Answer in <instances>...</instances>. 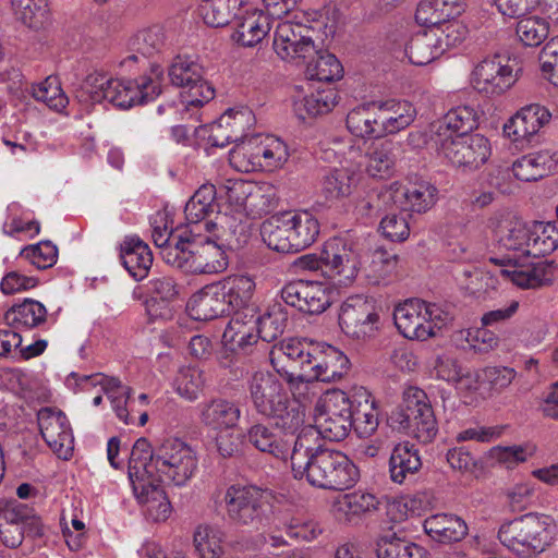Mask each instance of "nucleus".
I'll use <instances>...</instances> for the list:
<instances>
[{"mask_svg": "<svg viewBox=\"0 0 558 558\" xmlns=\"http://www.w3.org/2000/svg\"><path fill=\"white\" fill-rule=\"evenodd\" d=\"M549 518L527 513L501 524L498 539L521 558H531L543 553L550 544Z\"/></svg>", "mask_w": 558, "mask_h": 558, "instance_id": "obj_4", "label": "nucleus"}, {"mask_svg": "<svg viewBox=\"0 0 558 558\" xmlns=\"http://www.w3.org/2000/svg\"><path fill=\"white\" fill-rule=\"evenodd\" d=\"M15 17L31 29L39 31L49 23L50 12L47 0L23 2L21 8H12Z\"/></svg>", "mask_w": 558, "mask_h": 558, "instance_id": "obj_51", "label": "nucleus"}, {"mask_svg": "<svg viewBox=\"0 0 558 558\" xmlns=\"http://www.w3.org/2000/svg\"><path fill=\"white\" fill-rule=\"evenodd\" d=\"M40 434L48 447L61 459L68 460L74 449V438L65 414L52 409L38 412Z\"/></svg>", "mask_w": 558, "mask_h": 558, "instance_id": "obj_20", "label": "nucleus"}, {"mask_svg": "<svg viewBox=\"0 0 558 558\" xmlns=\"http://www.w3.org/2000/svg\"><path fill=\"white\" fill-rule=\"evenodd\" d=\"M557 167L558 154L542 150L522 156L513 162L512 169L517 179L531 182L548 175Z\"/></svg>", "mask_w": 558, "mask_h": 558, "instance_id": "obj_35", "label": "nucleus"}, {"mask_svg": "<svg viewBox=\"0 0 558 558\" xmlns=\"http://www.w3.org/2000/svg\"><path fill=\"white\" fill-rule=\"evenodd\" d=\"M359 477L357 466L347 454L327 449L318 453L305 472L300 473L296 478H305L308 484L318 488L344 490L351 488Z\"/></svg>", "mask_w": 558, "mask_h": 558, "instance_id": "obj_6", "label": "nucleus"}, {"mask_svg": "<svg viewBox=\"0 0 558 558\" xmlns=\"http://www.w3.org/2000/svg\"><path fill=\"white\" fill-rule=\"evenodd\" d=\"M353 412V426L356 433L362 437L372 436L377 430L379 424L374 401L369 402L368 397L365 398L364 403L356 400Z\"/></svg>", "mask_w": 558, "mask_h": 558, "instance_id": "obj_60", "label": "nucleus"}, {"mask_svg": "<svg viewBox=\"0 0 558 558\" xmlns=\"http://www.w3.org/2000/svg\"><path fill=\"white\" fill-rule=\"evenodd\" d=\"M437 189L428 182H418L396 192V203H401L402 210L425 213L436 201Z\"/></svg>", "mask_w": 558, "mask_h": 558, "instance_id": "obj_45", "label": "nucleus"}, {"mask_svg": "<svg viewBox=\"0 0 558 558\" xmlns=\"http://www.w3.org/2000/svg\"><path fill=\"white\" fill-rule=\"evenodd\" d=\"M320 191L328 201L347 197L352 193V175L348 170L333 169L323 177Z\"/></svg>", "mask_w": 558, "mask_h": 558, "instance_id": "obj_55", "label": "nucleus"}, {"mask_svg": "<svg viewBox=\"0 0 558 558\" xmlns=\"http://www.w3.org/2000/svg\"><path fill=\"white\" fill-rule=\"evenodd\" d=\"M257 318L259 338L266 342L275 341L284 332L288 325V315L280 305H274L264 315L257 313Z\"/></svg>", "mask_w": 558, "mask_h": 558, "instance_id": "obj_56", "label": "nucleus"}, {"mask_svg": "<svg viewBox=\"0 0 558 558\" xmlns=\"http://www.w3.org/2000/svg\"><path fill=\"white\" fill-rule=\"evenodd\" d=\"M388 424L423 444L430 442L437 435V421L426 393L418 388L405 392L402 402L391 411Z\"/></svg>", "mask_w": 558, "mask_h": 558, "instance_id": "obj_5", "label": "nucleus"}, {"mask_svg": "<svg viewBox=\"0 0 558 558\" xmlns=\"http://www.w3.org/2000/svg\"><path fill=\"white\" fill-rule=\"evenodd\" d=\"M501 246L508 251H521L525 256H544L558 247V239H541L523 220L511 217L502 219L496 230Z\"/></svg>", "mask_w": 558, "mask_h": 558, "instance_id": "obj_10", "label": "nucleus"}, {"mask_svg": "<svg viewBox=\"0 0 558 558\" xmlns=\"http://www.w3.org/2000/svg\"><path fill=\"white\" fill-rule=\"evenodd\" d=\"M281 299L291 307L308 315H318L331 305L330 292L320 282L295 280L281 289Z\"/></svg>", "mask_w": 558, "mask_h": 558, "instance_id": "obj_19", "label": "nucleus"}, {"mask_svg": "<svg viewBox=\"0 0 558 558\" xmlns=\"http://www.w3.org/2000/svg\"><path fill=\"white\" fill-rule=\"evenodd\" d=\"M355 397L343 391H335L324 404V411L316 416V427L322 437L330 441H341L348 437L353 427V407Z\"/></svg>", "mask_w": 558, "mask_h": 558, "instance_id": "obj_13", "label": "nucleus"}, {"mask_svg": "<svg viewBox=\"0 0 558 558\" xmlns=\"http://www.w3.org/2000/svg\"><path fill=\"white\" fill-rule=\"evenodd\" d=\"M244 4V0H201L198 14L206 25L223 27L238 17Z\"/></svg>", "mask_w": 558, "mask_h": 558, "instance_id": "obj_42", "label": "nucleus"}, {"mask_svg": "<svg viewBox=\"0 0 558 558\" xmlns=\"http://www.w3.org/2000/svg\"><path fill=\"white\" fill-rule=\"evenodd\" d=\"M549 25L541 17L531 16L518 22L515 33L519 39L529 47L541 45L548 36Z\"/></svg>", "mask_w": 558, "mask_h": 558, "instance_id": "obj_58", "label": "nucleus"}, {"mask_svg": "<svg viewBox=\"0 0 558 558\" xmlns=\"http://www.w3.org/2000/svg\"><path fill=\"white\" fill-rule=\"evenodd\" d=\"M288 158L287 145L272 135H252L229 151L230 163L244 171H248L250 167L272 171L280 168Z\"/></svg>", "mask_w": 558, "mask_h": 558, "instance_id": "obj_7", "label": "nucleus"}, {"mask_svg": "<svg viewBox=\"0 0 558 558\" xmlns=\"http://www.w3.org/2000/svg\"><path fill=\"white\" fill-rule=\"evenodd\" d=\"M120 259L123 267L136 280L148 276L153 265V253L149 246L137 235L125 236L120 244Z\"/></svg>", "mask_w": 558, "mask_h": 558, "instance_id": "obj_29", "label": "nucleus"}, {"mask_svg": "<svg viewBox=\"0 0 558 558\" xmlns=\"http://www.w3.org/2000/svg\"><path fill=\"white\" fill-rule=\"evenodd\" d=\"M538 60L544 76L558 87V37L551 38L543 47Z\"/></svg>", "mask_w": 558, "mask_h": 558, "instance_id": "obj_64", "label": "nucleus"}, {"mask_svg": "<svg viewBox=\"0 0 558 558\" xmlns=\"http://www.w3.org/2000/svg\"><path fill=\"white\" fill-rule=\"evenodd\" d=\"M379 314L375 301L363 295L349 296L341 305L339 326L353 339L372 337L378 329Z\"/></svg>", "mask_w": 558, "mask_h": 558, "instance_id": "obj_15", "label": "nucleus"}, {"mask_svg": "<svg viewBox=\"0 0 558 558\" xmlns=\"http://www.w3.org/2000/svg\"><path fill=\"white\" fill-rule=\"evenodd\" d=\"M345 125L356 137L377 140L383 136L374 101L352 109L347 116Z\"/></svg>", "mask_w": 558, "mask_h": 558, "instance_id": "obj_38", "label": "nucleus"}, {"mask_svg": "<svg viewBox=\"0 0 558 558\" xmlns=\"http://www.w3.org/2000/svg\"><path fill=\"white\" fill-rule=\"evenodd\" d=\"M422 466L418 450L409 441L399 442L389 459L390 478L402 484L408 475L415 474Z\"/></svg>", "mask_w": 558, "mask_h": 558, "instance_id": "obj_39", "label": "nucleus"}, {"mask_svg": "<svg viewBox=\"0 0 558 558\" xmlns=\"http://www.w3.org/2000/svg\"><path fill=\"white\" fill-rule=\"evenodd\" d=\"M168 75L172 85L184 89L190 106L201 107L215 97L214 86L203 77V68L196 62L178 57Z\"/></svg>", "mask_w": 558, "mask_h": 558, "instance_id": "obj_17", "label": "nucleus"}, {"mask_svg": "<svg viewBox=\"0 0 558 558\" xmlns=\"http://www.w3.org/2000/svg\"><path fill=\"white\" fill-rule=\"evenodd\" d=\"M190 247L191 274H218L227 269L226 252L209 235L198 232Z\"/></svg>", "mask_w": 558, "mask_h": 558, "instance_id": "obj_23", "label": "nucleus"}, {"mask_svg": "<svg viewBox=\"0 0 558 558\" xmlns=\"http://www.w3.org/2000/svg\"><path fill=\"white\" fill-rule=\"evenodd\" d=\"M219 281L205 286L190 302L191 315L196 320H213L232 314Z\"/></svg>", "mask_w": 558, "mask_h": 558, "instance_id": "obj_24", "label": "nucleus"}, {"mask_svg": "<svg viewBox=\"0 0 558 558\" xmlns=\"http://www.w3.org/2000/svg\"><path fill=\"white\" fill-rule=\"evenodd\" d=\"M423 305L424 301L413 299L395 308V325L408 339L424 341L435 336L433 327L429 324L425 325V316L422 312Z\"/></svg>", "mask_w": 558, "mask_h": 558, "instance_id": "obj_26", "label": "nucleus"}, {"mask_svg": "<svg viewBox=\"0 0 558 558\" xmlns=\"http://www.w3.org/2000/svg\"><path fill=\"white\" fill-rule=\"evenodd\" d=\"M222 293L232 315L236 312H248V308H257L252 302L255 292V281L246 275H232L219 280Z\"/></svg>", "mask_w": 558, "mask_h": 558, "instance_id": "obj_34", "label": "nucleus"}, {"mask_svg": "<svg viewBox=\"0 0 558 558\" xmlns=\"http://www.w3.org/2000/svg\"><path fill=\"white\" fill-rule=\"evenodd\" d=\"M248 398L259 415L271 420L283 435H295L305 422L306 408L289 396L280 379L270 372H255L247 379Z\"/></svg>", "mask_w": 558, "mask_h": 558, "instance_id": "obj_2", "label": "nucleus"}, {"mask_svg": "<svg viewBox=\"0 0 558 558\" xmlns=\"http://www.w3.org/2000/svg\"><path fill=\"white\" fill-rule=\"evenodd\" d=\"M279 196L277 187L270 183L252 184L245 215L252 218H260L278 207Z\"/></svg>", "mask_w": 558, "mask_h": 558, "instance_id": "obj_49", "label": "nucleus"}, {"mask_svg": "<svg viewBox=\"0 0 558 558\" xmlns=\"http://www.w3.org/2000/svg\"><path fill=\"white\" fill-rule=\"evenodd\" d=\"M223 533L209 525L198 526L194 533V544L201 558H220L223 554Z\"/></svg>", "mask_w": 558, "mask_h": 558, "instance_id": "obj_54", "label": "nucleus"}, {"mask_svg": "<svg viewBox=\"0 0 558 558\" xmlns=\"http://www.w3.org/2000/svg\"><path fill=\"white\" fill-rule=\"evenodd\" d=\"M402 153V144L393 137H379L366 148V171L373 178H388Z\"/></svg>", "mask_w": 558, "mask_h": 558, "instance_id": "obj_25", "label": "nucleus"}, {"mask_svg": "<svg viewBox=\"0 0 558 558\" xmlns=\"http://www.w3.org/2000/svg\"><path fill=\"white\" fill-rule=\"evenodd\" d=\"M324 276L347 284L357 275L361 260L359 245L347 236H333L320 250Z\"/></svg>", "mask_w": 558, "mask_h": 558, "instance_id": "obj_11", "label": "nucleus"}, {"mask_svg": "<svg viewBox=\"0 0 558 558\" xmlns=\"http://www.w3.org/2000/svg\"><path fill=\"white\" fill-rule=\"evenodd\" d=\"M511 59L494 54L482 60L473 71L475 88L487 95H501L515 82L520 68L510 64Z\"/></svg>", "mask_w": 558, "mask_h": 558, "instance_id": "obj_18", "label": "nucleus"}, {"mask_svg": "<svg viewBox=\"0 0 558 558\" xmlns=\"http://www.w3.org/2000/svg\"><path fill=\"white\" fill-rule=\"evenodd\" d=\"M305 17V13H302ZM311 28L303 24L298 14L293 21H284L277 25L274 35V49L283 60L306 59L316 52V46L310 35Z\"/></svg>", "mask_w": 558, "mask_h": 558, "instance_id": "obj_16", "label": "nucleus"}, {"mask_svg": "<svg viewBox=\"0 0 558 558\" xmlns=\"http://www.w3.org/2000/svg\"><path fill=\"white\" fill-rule=\"evenodd\" d=\"M216 187L213 184H203L185 205L184 213L190 226L201 227L203 219L220 214V206L216 201Z\"/></svg>", "mask_w": 558, "mask_h": 558, "instance_id": "obj_41", "label": "nucleus"}, {"mask_svg": "<svg viewBox=\"0 0 558 558\" xmlns=\"http://www.w3.org/2000/svg\"><path fill=\"white\" fill-rule=\"evenodd\" d=\"M229 521L258 530L268 519L270 508L266 492L254 485H231L223 495Z\"/></svg>", "mask_w": 558, "mask_h": 558, "instance_id": "obj_8", "label": "nucleus"}, {"mask_svg": "<svg viewBox=\"0 0 558 558\" xmlns=\"http://www.w3.org/2000/svg\"><path fill=\"white\" fill-rule=\"evenodd\" d=\"M466 8V0H421L415 21L422 26H436L457 19Z\"/></svg>", "mask_w": 558, "mask_h": 558, "instance_id": "obj_33", "label": "nucleus"}, {"mask_svg": "<svg viewBox=\"0 0 558 558\" xmlns=\"http://www.w3.org/2000/svg\"><path fill=\"white\" fill-rule=\"evenodd\" d=\"M155 483H172L185 485L197 469L195 451L183 440L169 437L154 442L151 452Z\"/></svg>", "mask_w": 558, "mask_h": 558, "instance_id": "obj_3", "label": "nucleus"}, {"mask_svg": "<svg viewBox=\"0 0 558 558\" xmlns=\"http://www.w3.org/2000/svg\"><path fill=\"white\" fill-rule=\"evenodd\" d=\"M291 217L293 229V241L295 253L312 245L319 235L320 226L318 220L308 211H288Z\"/></svg>", "mask_w": 558, "mask_h": 558, "instance_id": "obj_48", "label": "nucleus"}, {"mask_svg": "<svg viewBox=\"0 0 558 558\" xmlns=\"http://www.w3.org/2000/svg\"><path fill=\"white\" fill-rule=\"evenodd\" d=\"M337 505L338 510L345 514L347 520L352 521L354 518H360L362 514L377 509L378 500L373 494L359 490L345 494Z\"/></svg>", "mask_w": 558, "mask_h": 558, "instance_id": "obj_53", "label": "nucleus"}, {"mask_svg": "<svg viewBox=\"0 0 558 558\" xmlns=\"http://www.w3.org/2000/svg\"><path fill=\"white\" fill-rule=\"evenodd\" d=\"M288 211L272 215L260 227L264 243L272 251L283 254H294L293 229Z\"/></svg>", "mask_w": 558, "mask_h": 558, "instance_id": "obj_30", "label": "nucleus"}, {"mask_svg": "<svg viewBox=\"0 0 558 558\" xmlns=\"http://www.w3.org/2000/svg\"><path fill=\"white\" fill-rule=\"evenodd\" d=\"M270 31L269 16L259 10H245L244 15L235 19V29L231 39L242 47H254L259 44Z\"/></svg>", "mask_w": 558, "mask_h": 558, "instance_id": "obj_31", "label": "nucleus"}, {"mask_svg": "<svg viewBox=\"0 0 558 558\" xmlns=\"http://www.w3.org/2000/svg\"><path fill=\"white\" fill-rule=\"evenodd\" d=\"M391 202L396 203L395 196L391 192L373 191L357 203L356 209L364 217L378 218L386 213L387 205Z\"/></svg>", "mask_w": 558, "mask_h": 558, "instance_id": "obj_62", "label": "nucleus"}, {"mask_svg": "<svg viewBox=\"0 0 558 558\" xmlns=\"http://www.w3.org/2000/svg\"><path fill=\"white\" fill-rule=\"evenodd\" d=\"M221 125L236 134L240 143L250 138L247 132L255 123L253 111L248 107L229 108L220 117Z\"/></svg>", "mask_w": 558, "mask_h": 558, "instance_id": "obj_52", "label": "nucleus"}, {"mask_svg": "<svg viewBox=\"0 0 558 558\" xmlns=\"http://www.w3.org/2000/svg\"><path fill=\"white\" fill-rule=\"evenodd\" d=\"M257 308H248V312H236L227 325L222 343H231L239 348L242 354H250L258 342Z\"/></svg>", "mask_w": 558, "mask_h": 558, "instance_id": "obj_21", "label": "nucleus"}, {"mask_svg": "<svg viewBox=\"0 0 558 558\" xmlns=\"http://www.w3.org/2000/svg\"><path fill=\"white\" fill-rule=\"evenodd\" d=\"M376 112L379 119L383 135L396 134L415 120L416 110L407 100H375Z\"/></svg>", "mask_w": 558, "mask_h": 558, "instance_id": "obj_28", "label": "nucleus"}, {"mask_svg": "<svg viewBox=\"0 0 558 558\" xmlns=\"http://www.w3.org/2000/svg\"><path fill=\"white\" fill-rule=\"evenodd\" d=\"M245 437L260 452L271 454L275 458H284L288 453L287 444L274 433L270 426L264 423L252 425Z\"/></svg>", "mask_w": 558, "mask_h": 558, "instance_id": "obj_47", "label": "nucleus"}, {"mask_svg": "<svg viewBox=\"0 0 558 558\" xmlns=\"http://www.w3.org/2000/svg\"><path fill=\"white\" fill-rule=\"evenodd\" d=\"M424 531L435 542L452 544L462 541L469 527L465 521L452 513H436L424 520Z\"/></svg>", "mask_w": 558, "mask_h": 558, "instance_id": "obj_32", "label": "nucleus"}, {"mask_svg": "<svg viewBox=\"0 0 558 558\" xmlns=\"http://www.w3.org/2000/svg\"><path fill=\"white\" fill-rule=\"evenodd\" d=\"M444 125L456 136L471 135L478 126V114L471 106H458L445 114Z\"/></svg>", "mask_w": 558, "mask_h": 558, "instance_id": "obj_50", "label": "nucleus"}, {"mask_svg": "<svg viewBox=\"0 0 558 558\" xmlns=\"http://www.w3.org/2000/svg\"><path fill=\"white\" fill-rule=\"evenodd\" d=\"M240 408L226 399H214L206 403L201 412V421L213 429L228 430L234 427L240 418Z\"/></svg>", "mask_w": 558, "mask_h": 558, "instance_id": "obj_43", "label": "nucleus"}, {"mask_svg": "<svg viewBox=\"0 0 558 558\" xmlns=\"http://www.w3.org/2000/svg\"><path fill=\"white\" fill-rule=\"evenodd\" d=\"M377 558H430L427 549L408 539L388 533L376 542Z\"/></svg>", "mask_w": 558, "mask_h": 558, "instance_id": "obj_44", "label": "nucleus"}, {"mask_svg": "<svg viewBox=\"0 0 558 558\" xmlns=\"http://www.w3.org/2000/svg\"><path fill=\"white\" fill-rule=\"evenodd\" d=\"M166 47V35L162 27L154 25L142 29L130 39L129 49L131 53L121 61V65L126 68L131 63L137 62L142 66L149 68V63L154 62L150 59L162 53Z\"/></svg>", "mask_w": 558, "mask_h": 558, "instance_id": "obj_22", "label": "nucleus"}, {"mask_svg": "<svg viewBox=\"0 0 558 558\" xmlns=\"http://www.w3.org/2000/svg\"><path fill=\"white\" fill-rule=\"evenodd\" d=\"M315 58L306 64V76L318 83H332L343 76V66L335 54L317 50Z\"/></svg>", "mask_w": 558, "mask_h": 558, "instance_id": "obj_46", "label": "nucleus"}, {"mask_svg": "<svg viewBox=\"0 0 558 558\" xmlns=\"http://www.w3.org/2000/svg\"><path fill=\"white\" fill-rule=\"evenodd\" d=\"M270 364L290 385L298 388L300 383L319 380L337 381L350 369L348 356L333 345L289 339L269 353Z\"/></svg>", "mask_w": 558, "mask_h": 558, "instance_id": "obj_1", "label": "nucleus"}, {"mask_svg": "<svg viewBox=\"0 0 558 558\" xmlns=\"http://www.w3.org/2000/svg\"><path fill=\"white\" fill-rule=\"evenodd\" d=\"M47 308L34 299H24L4 313L5 323L14 328H37L47 320Z\"/></svg>", "mask_w": 558, "mask_h": 558, "instance_id": "obj_40", "label": "nucleus"}, {"mask_svg": "<svg viewBox=\"0 0 558 558\" xmlns=\"http://www.w3.org/2000/svg\"><path fill=\"white\" fill-rule=\"evenodd\" d=\"M20 255L28 259L38 269H47L57 263L58 247L47 240L24 247Z\"/></svg>", "mask_w": 558, "mask_h": 558, "instance_id": "obj_61", "label": "nucleus"}, {"mask_svg": "<svg viewBox=\"0 0 558 558\" xmlns=\"http://www.w3.org/2000/svg\"><path fill=\"white\" fill-rule=\"evenodd\" d=\"M32 95L36 100L45 102L56 111H61L69 104L56 76H48L44 82L33 85Z\"/></svg>", "mask_w": 558, "mask_h": 558, "instance_id": "obj_57", "label": "nucleus"}, {"mask_svg": "<svg viewBox=\"0 0 558 558\" xmlns=\"http://www.w3.org/2000/svg\"><path fill=\"white\" fill-rule=\"evenodd\" d=\"M433 31H436V37L440 39L439 48L442 53L449 49L460 45L466 37L468 29L460 22L450 20L440 25L430 26Z\"/></svg>", "mask_w": 558, "mask_h": 558, "instance_id": "obj_63", "label": "nucleus"}, {"mask_svg": "<svg viewBox=\"0 0 558 558\" xmlns=\"http://www.w3.org/2000/svg\"><path fill=\"white\" fill-rule=\"evenodd\" d=\"M149 72L132 80H116L109 86L105 99L120 109H129L136 105H145L154 100L160 93L162 69L159 63H149Z\"/></svg>", "mask_w": 558, "mask_h": 558, "instance_id": "obj_9", "label": "nucleus"}, {"mask_svg": "<svg viewBox=\"0 0 558 558\" xmlns=\"http://www.w3.org/2000/svg\"><path fill=\"white\" fill-rule=\"evenodd\" d=\"M0 518L9 522H20L24 536L36 538L44 535V525L35 510L16 499L0 500Z\"/></svg>", "mask_w": 558, "mask_h": 558, "instance_id": "obj_36", "label": "nucleus"}, {"mask_svg": "<svg viewBox=\"0 0 558 558\" xmlns=\"http://www.w3.org/2000/svg\"><path fill=\"white\" fill-rule=\"evenodd\" d=\"M439 149L449 162L463 171L477 170L490 155L489 141L481 134L448 136L441 141Z\"/></svg>", "mask_w": 558, "mask_h": 558, "instance_id": "obj_14", "label": "nucleus"}, {"mask_svg": "<svg viewBox=\"0 0 558 558\" xmlns=\"http://www.w3.org/2000/svg\"><path fill=\"white\" fill-rule=\"evenodd\" d=\"M295 434L298 436L290 459L293 475L298 477L300 473L305 472V469L318 453L326 451L328 448L323 446L322 433L316 426L305 425L304 423Z\"/></svg>", "mask_w": 558, "mask_h": 558, "instance_id": "obj_27", "label": "nucleus"}, {"mask_svg": "<svg viewBox=\"0 0 558 558\" xmlns=\"http://www.w3.org/2000/svg\"><path fill=\"white\" fill-rule=\"evenodd\" d=\"M338 102V92L336 88L317 87L316 92L303 98L301 105L310 117H316L328 113Z\"/></svg>", "mask_w": 558, "mask_h": 558, "instance_id": "obj_59", "label": "nucleus"}, {"mask_svg": "<svg viewBox=\"0 0 558 558\" xmlns=\"http://www.w3.org/2000/svg\"><path fill=\"white\" fill-rule=\"evenodd\" d=\"M153 450L154 444L141 437L134 442L129 458L128 476L133 493L141 504L149 502L150 499L156 500L162 494L160 485L155 483V470L151 465Z\"/></svg>", "mask_w": 558, "mask_h": 558, "instance_id": "obj_12", "label": "nucleus"}, {"mask_svg": "<svg viewBox=\"0 0 558 558\" xmlns=\"http://www.w3.org/2000/svg\"><path fill=\"white\" fill-rule=\"evenodd\" d=\"M427 28L414 34L405 44V56L414 65H426L442 54L438 45L440 39L436 37V31H433L432 27Z\"/></svg>", "mask_w": 558, "mask_h": 558, "instance_id": "obj_37", "label": "nucleus"}]
</instances>
